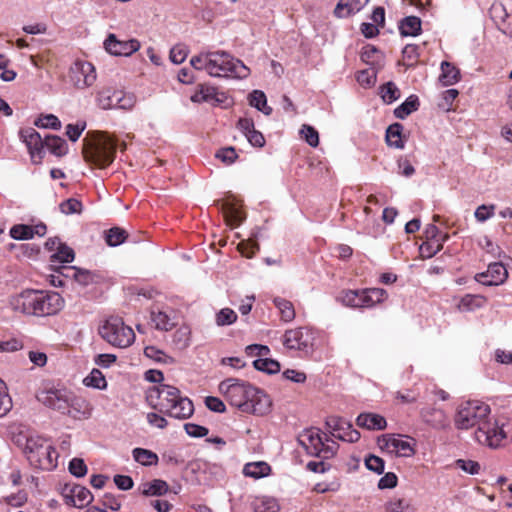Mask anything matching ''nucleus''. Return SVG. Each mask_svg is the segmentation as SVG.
<instances>
[{"instance_id": "1", "label": "nucleus", "mask_w": 512, "mask_h": 512, "mask_svg": "<svg viewBox=\"0 0 512 512\" xmlns=\"http://www.w3.org/2000/svg\"><path fill=\"white\" fill-rule=\"evenodd\" d=\"M219 391L233 406L244 413L265 416L270 413L272 401L262 390L235 378H228L219 384Z\"/></svg>"}, {"instance_id": "2", "label": "nucleus", "mask_w": 512, "mask_h": 512, "mask_svg": "<svg viewBox=\"0 0 512 512\" xmlns=\"http://www.w3.org/2000/svg\"><path fill=\"white\" fill-rule=\"evenodd\" d=\"M191 66L206 72L211 77H233L243 79L249 75V68L242 61L223 50H203L190 59Z\"/></svg>"}, {"instance_id": "3", "label": "nucleus", "mask_w": 512, "mask_h": 512, "mask_svg": "<svg viewBox=\"0 0 512 512\" xmlns=\"http://www.w3.org/2000/svg\"><path fill=\"white\" fill-rule=\"evenodd\" d=\"M147 399L154 407H159L160 412L167 411L169 416H192L194 413L193 402L174 386H155L149 389Z\"/></svg>"}, {"instance_id": "4", "label": "nucleus", "mask_w": 512, "mask_h": 512, "mask_svg": "<svg viewBox=\"0 0 512 512\" xmlns=\"http://www.w3.org/2000/svg\"><path fill=\"white\" fill-rule=\"evenodd\" d=\"M116 140L103 132H89L83 139V155L99 168L109 166L115 158Z\"/></svg>"}, {"instance_id": "5", "label": "nucleus", "mask_w": 512, "mask_h": 512, "mask_svg": "<svg viewBox=\"0 0 512 512\" xmlns=\"http://www.w3.org/2000/svg\"><path fill=\"white\" fill-rule=\"evenodd\" d=\"M24 453L30 465L35 468L51 471L57 467L58 453L53 445L41 436H28Z\"/></svg>"}, {"instance_id": "6", "label": "nucleus", "mask_w": 512, "mask_h": 512, "mask_svg": "<svg viewBox=\"0 0 512 512\" xmlns=\"http://www.w3.org/2000/svg\"><path fill=\"white\" fill-rule=\"evenodd\" d=\"M99 334L110 345L126 348L135 340V333L121 318L110 317L99 327Z\"/></svg>"}, {"instance_id": "7", "label": "nucleus", "mask_w": 512, "mask_h": 512, "mask_svg": "<svg viewBox=\"0 0 512 512\" xmlns=\"http://www.w3.org/2000/svg\"><path fill=\"white\" fill-rule=\"evenodd\" d=\"M300 439L308 454L323 460L332 458L339 448V445L328 438L327 433H320L318 429H308Z\"/></svg>"}, {"instance_id": "8", "label": "nucleus", "mask_w": 512, "mask_h": 512, "mask_svg": "<svg viewBox=\"0 0 512 512\" xmlns=\"http://www.w3.org/2000/svg\"><path fill=\"white\" fill-rule=\"evenodd\" d=\"M386 298L387 292L382 288L346 290L340 295L342 304L351 308H371Z\"/></svg>"}, {"instance_id": "9", "label": "nucleus", "mask_w": 512, "mask_h": 512, "mask_svg": "<svg viewBox=\"0 0 512 512\" xmlns=\"http://www.w3.org/2000/svg\"><path fill=\"white\" fill-rule=\"evenodd\" d=\"M283 345L289 350H297L310 354L315 342V332L309 327H298L287 330L282 339Z\"/></svg>"}, {"instance_id": "10", "label": "nucleus", "mask_w": 512, "mask_h": 512, "mask_svg": "<svg viewBox=\"0 0 512 512\" xmlns=\"http://www.w3.org/2000/svg\"><path fill=\"white\" fill-rule=\"evenodd\" d=\"M503 427L504 424L500 423L497 418H482L475 432V438L479 443L496 448L506 438Z\"/></svg>"}, {"instance_id": "11", "label": "nucleus", "mask_w": 512, "mask_h": 512, "mask_svg": "<svg viewBox=\"0 0 512 512\" xmlns=\"http://www.w3.org/2000/svg\"><path fill=\"white\" fill-rule=\"evenodd\" d=\"M69 78L77 89H86L95 83L97 74L92 63L76 60L70 68Z\"/></svg>"}, {"instance_id": "12", "label": "nucleus", "mask_w": 512, "mask_h": 512, "mask_svg": "<svg viewBox=\"0 0 512 512\" xmlns=\"http://www.w3.org/2000/svg\"><path fill=\"white\" fill-rule=\"evenodd\" d=\"M326 430L334 438L353 443L359 440L360 433L346 418H326Z\"/></svg>"}, {"instance_id": "13", "label": "nucleus", "mask_w": 512, "mask_h": 512, "mask_svg": "<svg viewBox=\"0 0 512 512\" xmlns=\"http://www.w3.org/2000/svg\"><path fill=\"white\" fill-rule=\"evenodd\" d=\"M38 290L26 289L9 298V307L16 313L36 316Z\"/></svg>"}, {"instance_id": "14", "label": "nucleus", "mask_w": 512, "mask_h": 512, "mask_svg": "<svg viewBox=\"0 0 512 512\" xmlns=\"http://www.w3.org/2000/svg\"><path fill=\"white\" fill-rule=\"evenodd\" d=\"M64 306L59 293L38 291L36 316H48L58 313Z\"/></svg>"}, {"instance_id": "15", "label": "nucleus", "mask_w": 512, "mask_h": 512, "mask_svg": "<svg viewBox=\"0 0 512 512\" xmlns=\"http://www.w3.org/2000/svg\"><path fill=\"white\" fill-rule=\"evenodd\" d=\"M105 50L115 56H130L140 48V43L135 39L119 40L114 34L104 41Z\"/></svg>"}, {"instance_id": "16", "label": "nucleus", "mask_w": 512, "mask_h": 512, "mask_svg": "<svg viewBox=\"0 0 512 512\" xmlns=\"http://www.w3.org/2000/svg\"><path fill=\"white\" fill-rule=\"evenodd\" d=\"M508 277L505 266L500 262L491 263L486 272L478 273L475 280L485 286L502 284Z\"/></svg>"}, {"instance_id": "17", "label": "nucleus", "mask_w": 512, "mask_h": 512, "mask_svg": "<svg viewBox=\"0 0 512 512\" xmlns=\"http://www.w3.org/2000/svg\"><path fill=\"white\" fill-rule=\"evenodd\" d=\"M20 136L28 148L32 161L39 163L43 157V148L45 147L41 135L35 129L27 128L21 130Z\"/></svg>"}, {"instance_id": "18", "label": "nucleus", "mask_w": 512, "mask_h": 512, "mask_svg": "<svg viewBox=\"0 0 512 512\" xmlns=\"http://www.w3.org/2000/svg\"><path fill=\"white\" fill-rule=\"evenodd\" d=\"M66 504L82 508L88 505L93 497L91 492L81 485H66L64 489Z\"/></svg>"}, {"instance_id": "19", "label": "nucleus", "mask_w": 512, "mask_h": 512, "mask_svg": "<svg viewBox=\"0 0 512 512\" xmlns=\"http://www.w3.org/2000/svg\"><path fill=\"white\" fill-rule=\"evenodd\" d=\"M80 399L66 390L49 391L44 402L55 410H64L70 405L78 404Z\"/></svg>"}, {"instance_id": "20", "label": "nucleus", "mask_w": 512, "mask_h": 512, "mask_svg": "<svg viewBox=\"0 0 512 512\" xmlns=\"http://www.w3.org/2000/svg\"><path fill=\"white\" fill-rule=\"evenodd\" d=\"M237 128L243 133V135L252 146H264L265 138L260 131L255 129V125L252 119L240 118L237 123Z\"/></svg>"}, {"instance_id": "21", "label": "nucleus", "mask_w": 512, "mask_h": 512, "mask_svg": "<svg viewBox=\"0 0 512 512\" xmlns=\"http://www.w3.org/2000/svg\"><path fill=\"white\" fill-rule=\"evenodd\" d=\"M190 100L194 103H222L224 94L219 93L215 87L207 85H199L194 94L191 95Z\"/></svg>"}, {"instance_id": "22", "label": "nucleus", "mask_w": 512, "mask_h": 512, "mask_svg": "<svg viewBox=\"0 0 512 512\" xmlns=\"http://www.w3.org/2000/svg\"><path fill=\"white\" fill-rule=\"evenodd\" d=\"M491 413L490 406L480 400H468L458 407L457 416H488Z\"/></svg>"}, {"instance_id": "23", "label": "nucleus", "mask_w": 512, "mask_h": 512, "mask_svg": "<svg viewBox=\"0 0 512 512\" xmlns=\"http://www.w3.org/2000/svg\"><path fill=\"white\" fill-rule=\"evenodd\" d=\"M383 440L385 441V446L398 456L410 457L414 454V449L409 441L397 438L393 435H385L383 436Z\"/></svg>"}, {"instance_id": "24", "label": "nucleus", "mask_w": 512, "mask_h": 512, "mask_svg": "<svg viewBox=\"0 0 512 512\" xmlns=\"http://www.w3.org/2000/svg\"><path fill=\"white\" fill-rule=\"evenodd\" d=\"M487 298L480 294H466L458 302L457 308L461 312H472L485 306Z\"/></svg>"}, {"instance_id": "25", "label": "nucleus", "mask_w": 512, "mask_h": 512, "mask_svg": "<svg viewBox=\"0 0 512 512\" xmlns=\"http://www.w3.org/2000/svg\"><path fill=\"white\" fill-rule=\"evenodd\" d=\"M221 211L227 224L231 227H236L243 221L244 217L241 210L230 201L222 202Z\"/></svg>"}, {"instance_id": "26", "label": "nucleus", "mask_w": 512, "mask_h": 512, "mask_svg": "<svg viewBox=\"0 0 512 512\" xmlns=\"http://www.w3.org/2000/svg\"><path fill=\"white\" fill-rule=\"evenodd\" d=\"M118 91L110 88H104L97 94V105L103 110L117 109Z\"/></svg>"}, {"instance_id": "27", "label": "nucleus", "mask_w": 512, "mask_h": 512, "mask_svg": "<svg viewBox=\"0 0 512 512\" xmlns=\"http://www.w3.org/2000/svg\"><path fill=\"white\" fill-rule=\"evenodd\" d=\"M460 79V71L457 67L447 61L441 63L440 82L444 86H450L457 83Z\"/></svg>"}, {"instance_id": "28", "label": "nucleus", "mask_w": 512, "mask_h": 512, "mask_svg": "<svg viewBox=\"0 0 512 512\" xmlns=\"http://www.w3.org/2000/svg\"><path fill=\"white\" fill-rule=\"evenodd\" d=\"M402 36H417L421 32V20L416 16L405 17L399 24Z\"/></svg>"}, {"instance_id": "29", "label": "nucleus", "mask_w": 512, "mask_h": 512, "mask_svg": "<svg viewBox=\"0 0 512 512\" xmlns=\"http://www.w3.org/2000/svg\"><path fill=\"white\" fill-rule=\"evenodd\" d=\"M403 126L400 123H394L387 128L386 131V142L388 146L397 149L404 148V142L402 140Z\"/></svg>"}, {"instance_id": "30", "label": "nucleus", "mask_w": 512, "mask_h": 512, "mask_svg": "<svg viewBox=\"0 0 512 512\" xmlns=\"http://www.w3.org/2000/svg\"><path fill=\"white\" fill-rule=\"evenodd\" d=\"M169 486L166 481L155 479L142 485V494L145 496H162L168 492Z\"/></svg>"}, {"instance_id": "31", "label": "nucleus", "mask_w": 512, "mask_h": 512, "mask_svg": "<svg viewBox=\"0 0 512 512\" xmlns=\"http://www.w3.org/2000/svg\"><path fill=\"white\" fill-rule=\"evenodd\" d=\"M44 143L45 147L56 156H63L67 153V143L64 139H62L59 136H45Z\"/></svg>"}, {"instance_id": "32", "label": "nucleus", "mask_w": 512, "mask_h": 512, "mask_svg": "<svg viewBox=\"0 0 512 512\" xmlns=\"http://www.w3.org/2000/svg\"><path fill=\"white\" fill-rule=\"evenodd\" d=\"M271 467L266 462H253L247 463L244 466L243 473L245 476L255 479L267 476L270 473Z\"/></svg>"}, {"instance_id": "33", "label": "nucleus", "mask_w": 512, "mask_h": 512, "mask_svg": "<svg viewBox=\"0 0 512 512\" xmlns=\"http://www.w3.org/2000/svg\"><path fill=\"white\" fill-rule=\"evenodd\" d=\"M419 107V99L416 95H410L401 105L394 110V115L398 119H405Z\"/></svg>"}, {"instance_id": "34", "label": "nucleus", "mask_w": 512, "mask_h": 512, "mask_svg": "<svg viewBox=\"0 0 512 512\" xmlns=\"http://www.w3.org/2000/svg\"><path fill=\"white\" fill-rule=\"evenodd\" d=\"M273 303L279 310L281 319L284 322H291L295 318L296 314L292 302L281 297H275Z\"/></svg>"}, {"instance_id": "35", "label": "nucleus", "mask_w": 512, "mask_h": 512, "mask_svg": "<svg viewBox=\"0 0 512 512\" xmlns=\"http://www.w3.org/2000/svg\"><path fill=\"white\" fill-rule=\"evenodd\" d=\"M249 104L265 115H270L272 113V108L267 105V98L263 91L253 90L249 94Z\"/></svg>"}, {"instance_id": "36", "label": "nucleus", "mask_w": 512, "mask_h": 512, "mask_svg": "<svg viewBox=\"0 0 512 512\" xmlns=\"http://www.w3.org/2000/svg\"><path fill=\"white\" fill-rule=\"evenodd\" d=\"M132 455L134 460L143 466H152L157 465L158 463L157 454L152 452L151 450H147L144 448H134L132 451Z\"/></svg>"}, {"instance_id": "37", "label": "nucleus", "mask_w": 512, "mask_h": 512, "mask_svg": "<svg viewBox=\"0 0 512 512\" xmlns=\"http://www.w3.org/2000/svg\"><path fill=\"white\" fill-rule=\"evenodd\" d=\"M74 251L72 248L62 243L56 252L51 254L50 262L56 263H70L74 260Z\"/></svg>"}, {"instance_id": "38", "label": "nucleus", "mask_w": 512, "mask_h": 512, "mask_svg": "<svg viewBox=\"0 0 512 512\" xmlns=\"http://www.w3.org/2000/svg\"><path fill=\"white\" fill-rule=\"evenodd\" d=\"M253 366L256 370L267 374H276L281 368L279 362L271 358L256 359L253 361Z\"/></svg>"}, {"instance_id": "39", "label": "nucleus", "mask_w": 512, "mask_h": 512, "mask_svg": "<svg viewBox=\"0 0 512 512\" xmlns=\"http://www.w3.org/2000/svg\"><path fill=\"white\" fill-rule=\"evenodd\" d=\"M151 320L159 330L169 331L174 326L172 319L163 311H153L151 313Z\"/></svg>"}, {"instance_id": "40", "label": "nucleus", "mask_w": 512, "mask_h": 512, "mask_svg": "<svg viewBox=\"0 0 512 512\" xmlns=\"http://www.w3.org/2000/svg\"><path fill=\"white\" fill-rule=\"evenodd\" d=\"M359 427L367 430H384L387 427L386 418H356Z\"/></svg>"}, {"instance_id": "41", "label": "nucleus", "mask_w": 512, "mask_h": 512, "mask_svg": "<svg viewBox=\"0 0 512 512\" xmlns=\"http://www.w3.org/2000/svg\"><path fill=\"white\" fill-rule=\"evenodd\" d=\"M87 387L104 389L107 386L104 375L98 369H93L90 374L83 380Z\"/></svg>"}, {"instance_id": "42", "label": "nucleus", "mask_w": 512, "mask_h": 512, "mask_svg": "<svg viewBox=\"0 0 512 512\" xmlns=\"http://www.w3.org/2000/svg\"><path fill=\"white\" fill-rule=\"evenodd\" d=\"M443 240H427L420 246V254L423 258H431L443 247Z\"/></svg>"}, {"instance_id": "43", "label": "nucleus", "mask_w": 512, "mask_h": 512, "mask_svg": "<svg viewBox=\"0 0 512 512\" xmlns=\"http://www.w3.org/2000/svg\"><path fill=\"white\" fill-rule=\"evenodd\" d=\"M388 512H414V508L408 500L392 499L385 504Z\"/></svg>"}, {"instance_id": "44", "label": "nucleus", "mask_w": 512, "mask_h": 512, "mask_svg": "<svg viewBox=\"0 0 512 512\" xmlns=\"http://www.w3.org/2000/svg\"><path fill=\"white\" fill-rule=\"evenodd\" d=\"M381 97L387 104H391L400 97V90L393 82H387L381 87Z\"/></svg>"}, {"instance_id": "45", "label": "nucleus", "mask_w": 512, "mask_h": 512, "mask_svg": "<svg viewBox=\"0 0 512 512\" xmlns=\"http://www.w3.org/2000/svg\"><path fill=\"white\" fill-rule=\"evenodd\" d=\"M126 231L119 227H113L107 231L106 242L109 246H118L126 239Z\"/></svg>"}, {"instance_id": "46", "label": "nucleus", "mask_w": 512, "mask_h": 512, "mask_svg": "<svg viewBox=\"0 0 512 512\" xmlns=\"http://www.w3.org/2000/svg\"><path fill=\"white\" fill-rule=\"evenodd\" d=\"M10 236L15 240H29L33 238L30 225L17 224L11 227Z\"/></svg>"}, {"instance_id": "47", "label": "nucleus", "mask_w": 512, "mask_h": 512, "mask_svg": "<svg viewBox=\"0 0 512 512\" xmlns=\"http://www.w3.org/2000/svg\"><path fill=\"white\" fill-rule=\"evenodd\" d=\"M237 320V314L230 308H223L216 314V324L218 326L231 325Z\"/></svg>"}, {"instance_id": "48", "label": "nucleus", "mask_w": 512, "mask_h": 512, "mask_svg": "<svg viewBox=\"0 0 512 512\" xmlns=\"http://www.w3.org/2000/svg\"><path fill=\"white\" fill-rule=\"evenodd\" d=\"M279 505L273 498H263L254 503L255 512H278Z\"/></svg>"}, {"instance_id": "49", "label": "nucleus", "mask_w": 512, "mask_h": 512, "mask_svg": "<svg viewBox=\"0 0 512 512\" xmlns=\"http://www.w3.org/2000/svg\"><path fill=\"white\" fill-rule=\"evenodd\" d=\"M35 125L41 128H50L59 130L61 128V122L57 116L53 114L43 115L35 121Z\"/></svg>"}, {"instance_id": "50", "label": "nucleus", "mask_w": 512, "mask_h": 512, "mask_svg": "<svg viewBox=\"0 0 512 512\" xmlns=\"http://www.w3.org/2000/svg\"><path fill=\"white\" fill-rule=\"evenodd\" d=\"M144 354L146 357L154 359L158 362L173 363L174 361L172 357L166 355L162 350L155 346L145 347Z\"/></svg>"}, {"instance_id": "51", "label": "nucleus", "mask_w": 512, "mask_h": 512, "mask_svg": "<svg viewBox=\"0 0 512 512\" xmlns=\"http://www.w3.org/2000/svg\"><path fill=\"white\" fill-rule=\"evenodd\" d=\"M59 208H60V211L66 215L78 214V213H81V211H82V203L75 198H70V199L63 201L60 204Z\"/></svg>"}, {"instance_id": "52", "label": "nucleus", "mask_w": 512, "mask_h": 512, "mask_svg": "<svg viewBox=\"0 0 512 512\" xmlns=\"http://www.w3.org/2000/svg\"><path fill=\"white\" fill-rule=\"evenodd\" d=\"M365 466L368 470L377 474H382L385 469V462L382 458L376 455H369L365 459Z\"/></svg>"}, {"instance_id": "53", "label": "nucleus", "mask_w": 512, "mask_h": 512, "mask_svg": "<svg viewBox=\"0 0 512 512\" xmlns=\"http://www.w3.org/2000/svg\"><path fill=\"white\" fill-rule=\"evenodd\" d=\"M68 469L72 475L78 478L84 477L87 473V466L81 458H73L69 462Z\"/></svg>"}, {"instance_id": "54", "label": "nucleus", "mask_w": 512, "mask_h": 512, "mask_svg": "<svg viewBox=\"0 0 512 512\" xmlns=\"http://www.w3.org/2000/svg\"><path fill=\"white\" fill-rule=\"evenodd\" d=\"M12 408V400L9 395L5 392V384L0 379V416H6V414Z\"/></svg>"}, {"instance_id": "55", "label": "nucleus", "mask_w": 512, "mask_h": 512, "mask_svg": "<svg viewBox=\"0 0 512 512\" xmlns=\"http://www.w3.org/2000/svg\"><path fill=\"white\" fill-rule=\"evenodd\" d=\"M301 134L304 137L305 141L312 147H317L319 144V135L318 132L309 125H303L301 129Z\"/></svg>"}, {"instance_id": "56", "label": "nucleus", "mask_w": 512, "mask_h": 512, "mask_svg": "<svg viewBox=\"0 0 512 512\" xmlns=\"http://www.w3.org/2000/svg\"><path fill=\"white\" fill-rule=\"evenodd\" d=\"M494 213H495V205H493V204L484 205L483 204V205H480L479 207H477L474 215H475V218L477 219V221L485 222L486 220L493 217Z\"/></svg>"}, {"instance_id": "57", "label": "nucleus", "mask_w": 512, "mask_h": 512, "mask_svg": "<svg viewBox=\"0 0 512 512\" xmlns=\"http://www.w3.org/2000/svg\"><path fill=\"white\" fill-rule=\"evenodd\" d=\"M86 128V123L85 122H78L76 124H68L66 126V135L67 137L72 141V142H76L82 132L85 130Z\"/></svg>"}, {"instance_id": "58", "label": "nucleus", "mask_w": 512, "mask_h": 512, "mask_svg": "<svg viewBox=\"0 0 512 512\" xmlns=\"http://www.w3.org/2000/svg\"><path fill=\"white\" fill-rule=\"evenodd\" d=\"M119 96L117 100V109L130 110L135 105V97L132 94H126L118 91Z\"/></svg>"}, {"instance_id": "59", "label": "nucleus", "mask_w": 512, "mask_h": 512, "mask_svg": "<svg viewBox=\"0 0 512 512\" xmlns=\"http://www.w3.org/2000/svg\"><path fill=\"white\" fill-rule=\"evenodd\" d=\"M354 9L355 8L352 6L351 0H339L334 9V14L339 18H344L349 16Z\"/></svg>"}, {"instance_id": "60", "label": "nucleus", "mask_w": 512, "mask_h": 512, "mask_svg": "<svg viewBox=\"0 0 512 512\" xmlns=\"http://www.w3.org/2000/svg\"><path fill=\"white\" fill-rule=\"evenodd\" d=\"M456 465L457 467L471 475H476L480 471V464L473 460L458 459L456 461Z\"/></svg>"}, {"instance_id": "61", "label": "nucleus", "mask_w": 512, "mask_h": 512, "mask_svg": "<svg viewBox=\"0 0 512 512\" xmlns=\"http://www.w3.org/2000/svg\"><path fill=\"white\" fill-rule=\"evenodd\" d=\"M205 406L214 413H224L225 412V404L218 397L208 396L204 400Z\"/></svg>"}, {"instance_id": "62", "label": "nucleus", "mask_w": 512, "mask_h": 512, "mask_svg": "<svg viewBox=\"0 0 512 512\" xmlns=\"http://www.w3.org/2000/svg\"><path fill=\"white\" fill-rule=\"evenodd\" d=\"M184 429L189 436L194 438L204 437L208 434L206 427L194 423L184 424Z\"/></svg>"}, {"instance_id": "63", "label": "nucleus", "mask_w": 512, "mask_h": 512, "mask_svg": "<svg viewBox=\"0 0 512 512\" xmlns=\"http://www.w3.org/2000/svg\"><path fill=\"white\" fill-rule=\"evenodd\" d=\"M376 74L373 70H362L357 75V81L366 87L374 85Z\"/></svg>"}, {"instance_id": "64", "label": "nucleus", "mask_w": 512, "mask_h": 512, "mask_svg": "<svg viewBox=\"0 0 512 512\" xmlns=\"http://www.w3.org/2000/svg\"><path fill=\"white\" fill-rule=\"evenodd\" d=\"M190 331L188 328L183 327L176 330L174 334V342L179 344L181 348H185L189 345Z\"/></svg>"}]
</instances>
